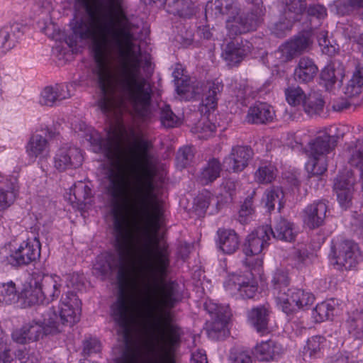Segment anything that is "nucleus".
I'll use <instances>...</instances> for the list:
<instances>
[{
    "label": "nucleus",
    "mask_w": 363,
    "mask_h": 363,
    "mask_svg": "<svg viewBox=\"0 0 363 363\" xmlns=\"http://www.w3.org/2000/svg\"><path fill=\"white\" fill-rule=\"evenodd\" d=\"M86 16L70 22L72 33L65 43L76 48L91 42L96 67L94 71L101 96L98 106L106 114L114 107L117 91L122 100L141 116L149 111L152 96L150 82L141 72V50L135 49L134 25L128 18L122 0H77Z\"/></svg>",
    "instance_id": "nucleus-1"
},
{
    "label": "nucleus",
    "mask_w": 363,
    "mask_h": 363,
    "mask_svg": "<svg viewBox=\"0 0 363 363\" xmlns=\"http://www.w3.org/2000/svg\"><path fill=\"white\" fill-rule=\"evenodd\" d=\"M89 140L95 152L103 153L113 164L108 169L118 167L123 172L118 162L120 146L115 137L108 136L104 138L99 135H92ZM152 144L150 141L140 138L131 159L135 175L132 189L134 199L133 202L130 201V206L134 216L142 224L144 234L148 239L140 250L144 287L145 289H179L176 281H164L170 264L168 245H161L157 240L152 242L150 236V233H157L160 230L164 218L162 206L157 201L150 202L155 189L154 178L157 174L155 157L150 152ZM107 172L106 179H107ZM122 174L124 175L123 172ZM123 177L127 186L125 176ZM126 189L128 190L127 188ZM127 193L129 196L128 191ZM129 200L130 201V199Z\"/></svg>",
    "instance_id": "nucleus-2"
},
{
    "label": "nucleus",
    "mask_w": 363,
    "mask_h": 363,
    "mask_svg": "<svg viewBox=\"0 0 363 363\" xmlns=\"http://www.w3.org/2000/svg\"><path fill=\"white\" fill-rule=\"evenodd\" d=\"M107 179L105 191L113 216L114 247L118 256L113 254L99 256L94 269L103 277H106L118 269L119 291L116 301L111 306V316L119 327L123 337L127 339L134 320L130 298L126 291L130 277V269L127 262L133 252L132 233L126 215L130 207V200L124 177L118 167L108 169Z\"/></svg>",
    "instance_id": "nucleus-3"
},
{
    "label": "nucleus",
    "mask_w": 363,
    "mask_h": 363,
    "mask_svg": "<svg viewBox=\"0 0 363 363\" xmlns=\"http://www.w3.org/2000/svg\"><path fill=\"white\" fill-rule=\"evenodd\" d=\"M36 313L40 318L35 317L32 320L26 323L20 328H16L11 333L13 342L26 345L38 341L44 335L57 334L61 332L60 325L57 320L55 311L52 308L39 306Z\"/></svg>",
    "instance_id": "nucleus-4"
},
{
    "label": "nucleus",
    "mask_w": 363,
    "mask_h": 363,
    "mask_svg": "<svg viewBox=\"0 0 363 363\" xmlns=\"http://www.w3.org/2000/svg\"><path fill=\"white\" fill-rule=\"evenodd\" d=\"M338 139L337 135L323 133L308 143L306 153L309 160L306 164V169L310 177H318L327 170L325 156L335 148Z\"/></svg>",
    "instance_id": "nucleus-5"
},
{
    "label": "nucleus",
    "mask_w": 363,
    "mask_h": 363,
    "mask_svg": "<svg viewBox=\"0 0 363 363\" xmlns=\"http://www.w3.org/2000/svg\"><path fill=\"white\" fill-rule=\"evenodd\" d=\"M329 256L335 259V264L340 269L350 270L355 267L358 263L359 253L357 245L351 240H342L332 242Z\"/></svg>",
    "instance_id": "nucleus-6"
},
{
    "label": "nucleus",
    "mask_w": 363,
    "mask_h": 363,
    "mask_svg": "<svg viewBox=\"0 0 363 363\" xmlns=\"http://www.w3.org/2000/svg\"><path fill=\"white\" fill-rule=\"evenodd\" d=\"M265 9L262 1L254 5L251 11L245 15H235L232 21H228L227 28L232 34L238 35L255 30L262 22Z\"/></svg>",
    "instance_id": "nucleus-7"
},
{
    "label": "nucleus",
    "mask_w": 363,
    "mask_h": 363,
    "mask_svg": "<svg viewBox=\"0 0 363 363\" xmlns=\"http://www.w3.org/2000/svg\"><path fill=\"white\" fill-rule=\"evenodd\" d=\"M311 44L306 33H300L282 43L274 52L275 57L281 63L291 61L294 57L306 52Z\"/></svg>",
    "instance_id": "nucleus-8"
},
{
    "label": "nucleus",
    "mask_w": 363,
    "mask_h": 363,
    "mask_svg": "<svg viewBox=\"0 0 363 363\" xmlns=\"http://www.w3.org/2000/svg\"><path fill=\"white\" fill-rule=\"evenodd\" d=\"M40 242L37 238L23 241L10 256V263L15 267L26 266L36 261L40 256Z\"/></svg>",
    "instance_id": "nucleus-9"
},
{
    "label": "nucleus",
    "mask_w": 363,
    "mask_h": 363,
    "mask_svg": "<svg viewBox=\"0 0 363 363\" xmlns=\"http://www.w3.org/2000/svg\"><path fill=\"white\" fill-rule=\"evenodd\" d=\"M83 160L79 148L65 145L57 149L55 154L54 167L59 172L76 169L82 164Z\"/></svg>",
    "instance_id": "nucleus-10"
},
{
    "label": "nucleus",
    "mask_w": 363,
    "mask_h": 363,
    "mask_svg": "<svg viewBox=\"0 0 363 363\" xmlns=\"http://www.w3.org/2000/svg\"><path fill=\"white\" fill-rule=\"evenodd\" d=\"M77 303L78 299L74 292L68 291L62 294L59 305L60 313H56L61 331L64 325L72 326L79 320L80 313Z\"/></svg>",
    "instance_id": "nucleus-11"
},
{
    "label": "nucleus",
    "mask_w": 363,
    "mask_h": 363,
    "mask_svg": "<svg viewBox=\"0 0 363 363\" xmlns=\"http://www.w3.org/2000/svg\"><path fill=\"white\" fill-rule=\"evenodd\" d=\"M273 294L276 298L277 304L287 315L292 311V306L289 302V293L291 289H289V279L288 274L282 270H277L272 279Z\"/></svg>",
    "instance_id": "nucleus-12"
},
{
    "label": "nucleus",
    "mask_w": 363,
    "mask_h": 363,
    "mask_svg": "<svg viewBox=\"0 0 363 363\" xmlns=\"http://www.w3.org/2000/svg\"><path fill=\"white\" fill-rule=\"evenodd\" d=\"M253 155V150L250 146H233L230 152L223 159V164L228 172H240L248 166Z\"/></svg>",
    "instance_id": "nucleus-13"
},
{
    "label": "nucleus",
    "mask_w": 363,
    "mask_h": 363,
    "mask_svg": "<svg viewBox=\"0 0 363 363\" xmlns=\"http://www.w3.org/2000/svg\"><path fill=\"white\" fill-rule=\"evenodd\" d=\"M40 279V274L33 273L23 284L18 296L19 298L23 301L26 306H30L38 304V308L39 306H44V304H45Z\"/></svg>",
    "instance_id": "nucleus-14"
},
{
    "label": "nucleus",
    "mask_w": 363,
    "mask_h": 363,
    "mask_svg": "<svg viewBox=\"0 0 363 363\" xmlns=\"http://www.w3.org/2000/svg\"><path fill=\"white\" fill-rule=\"evenodd\" d=\"M354 178L352 171L340 173L335 179L333 189L337 201L342 209L348 208L352 204L354 192Z\"/></svg>",
    "instance_id": "nucleus-15"
},
{
    "label": "nucleus",
    "mask_w": 363,
    "mask_h": 363,
    "mask_svg": "<svg viewBox=\"0 0 363 363\" xmlns=\"http://www.w3.org/2000/svg\"><path fill=\"white\" fill-rule=\"evenodd\" d=\"M44 135L41 134L33 135L26 145V152L29 157L45 159L50 154L49 139L55 138L57 133L47 128L43 130Z\"/></svg>",
    "instance_id": "nucleus-16"
},
{
    "label": "nucleus",
    "mask_w": 363,
    "mask_h": 363,
    "mask_svg": "<svg viewBox=\"0 0 363 363\" xmlns=\"http://www.w3.org/2000/svg\"><path fill=\"white\" fill-rule=\"evenodd\" d=\"M252 48V44L248 40L237 38L225 45L222 56L229 66H235L251 52Z\"/></svg>",
    "instance_id": "nucleus-17"
},
{
    "label": "nucleus",
    "mask_w": 363,
    "mask_h": 363,
    "mask_svg": "<svg viewBox=\"0 0 363 363\" xmlns=\"http://www.w3.org/2000/svg\"><path fill=\"white\" fill-rule=\"evenodd\" d=\"M250 277L233 275L225 284L226 290L231 294L238 291L242 298H253L257 291V284Z\"/></svg>",
    "instance_id": "nucleus-18"
},
{
    "label": "nucleus",
    "mask_w": 363,
    "mask_h": 363,
    "mask_svg": "<svg viewBox=\"0 0 363 363\" xmlns=\"http://www.w3.org/2000/svg\"><path fill=\"white\" fill-rule=\"evenodd\" d=\"M269 226H262L249 234L244 242L242 251L246 256L259 255L262 250L268 245Z\"/></svg>",
    "instance_id": "nucleus-19"
},
{
    "label": "nucleus",
    "mask_w": 363,
    "mask_h": 363,
    "mask_svg": "<svg viewBox=\"0 0 363 363\" xmlns=\"http://www.w3.org/2000/svg\"><path fill=\"white\" fill-rule=\"evenodd\" d=\"M328 206L325 200L315 201L308 205L303 212V220L310 229L321 226L326 217Z\"/></svg>",
    "instance_id": "nucleus-20"
},
{
    "label": "nucleus",
    "mask_w": 363,
    "mask_h": 363,
    "mask_svg": "<svg viewBox=\"0 0 363 363\" xmlns=\"http://www.w3.org/2000/svg\"><path fill=\"white\" fill-rule=\"evenodd\" d=\"M39 281L45 304L56 300L63 291V280L56 274H40Z\"/></svg>",
    "instance_id": "nucleus-21"
},
{
    "label": "nucleus",
    "mask_w": 363,
    "mask_h": 363,
    "mask_svg": "<svg viewBox=\"0 0 363 363\" xmlns=\"http://www.w3.org/2000/svg\"><path fill=\"white\" fill-rule=\"evenodd\" d=\"M23 35V27L20 23H13L4 26L0 29V51L5 53L13 49Z\"/></svg>",
    "instance_id": "nucleus-22"
},
{
    "label": "nucleus",
    "mask_w": 363,
    "mask_h": 363,
    "mask_svg": "<svg viewBox=\"0 0 363 363\" xmlns=\"http://www.w3.org/2000/svg\"><path fill=\"white\" fill-rule=\"evenodd\" d=\"M274 116V110L269 104L258 102L249 108L245 120L251 124H266L272 122Z\"/></svg>",
    "instance_id": "nucleus-23"
},
{
    "label": "nucleus",
    "mask_w": 363,
    "mask_h": 363,
    "mask_svg": "<svg viewBox=\"0 0 363 363\" xmlns=\"http://www.w3.org/2000/svg\"><path fill=\"white\" fill-rule=\"evenodd\" d=\"M70 96L67 84H55L54 86H46L43 90L40 102L42 105L52 106Z\"/></svg>",
    "instance_id": "nucleus-24"
},
{
    "label": "nucleus",
    "mask_w": 363,
    "mask_h": 363,
    "mask_svg": "<svg viewBox=\"0 0 363 363\" xmlns=\"http://www.w3.org/2000/svg\"><path fill=\"white\" fill-rule=\"evenodd\" d=\"M318 67L314 60L308 57H302L294 69V79L300 83H308L317 75Z\"/></svg>",
    "instance_id": "nucleus-25"
},
{
    "label": "nucleus",
    "mask_w": 363,
    "mask_h": 363,
    "mask_svg": "<svg viewBox=\"0 0 363 363\" xmlns=\"http://www.w3.org/2000/svg\"><path fill=\"white\" fill-rule=\"evenodd\" d=\"M217 235V245L224 254L232 255L238 250L240 239L234 230L219 228Z\"/></svg>",
    "instance_id": "nucleus-26"
},
{
    "label": "nucleus",
    "mask_w": 363,
    "mask_h": 363,
    "mask_svg": "<svg viewBox=\"0 0 363 363\" xmlns=\"http://www.w3.org/2000/svg\"><path fill=\"white\" fill-rule=\"evenodd\" d=\"M269 234L272 235L277 240L292 242L295 240L297 232L293 223L280 218L276 220L273 228L269 227Z\"/></svg>",
    "instance_id": "nucleus-27"
},
{
    "label": "nucleus",
    "mask_w": 363,
    "mask_h": 363,
    "mask_svg": "<svg viewBox=\"0 0 363 363\" xmlns=\"http://www.w3.org/2000/svg\"><path fill=\"white\" fill-rule=\"evenodd\" d=\"M205 13L206 16L208 14L213 15V13L216 16L226 14L234 19L235 15L240 14V9L233 0H216L214 3H207Z\"/></svg>",
    "instance_id": "nucleus-28"
},
{
    "label": "nucleus",
    "mask_w": 363,
    "mask_h": 363,
    "mask_svg": "<svg viewBox=\"0 0 363 363\" xmlns=\"http://www.w3.org/2000/svg\"><path fill=\"white\" fill-rule=\"evenodd\" d=\"M269 311L264 306L254 307L247 311V321L258 333L267 330Z\"/></svg>",
    "instance_id": "nucleus-29"
},
{
    "label": "nucleus",
    "mask_w": 363,
    "mask_h": 363,
    "mask_svg": "<svg viewBox=\"0 0 363 363\" xmlns=\"http://www.w3.org/2000/svg\"><path fill=\"white\" fill-rule=\"evenodd\" d=\"M222 165L218 159H210L201 169L197 177L198 181L202 185L213 183L220 177Z\"/></svg>",
    "instance_id": "nucleus-30"
},
{
    "label": "nucleus",
    "mask_w": 363,
    "mask_h": 363,
    "mask_svg": "<svg viewBox=\"0 0 363 363\" xmlns=\"http://www.w3.org/2000/svg\"><path fill=\"white\" fill-rule=\"evenodd\" d=\"M344 76V69L341 66L338 65L336 67L335 63H330L322 69L320 80L323 82L325 89L330 90L337 82L339 84L342 83Z\"/></svg>",
    "instance_id": "nucleus-31"
},
{
    "label": "nucleus",
    "mask_w": 363,
    "mask_h": 363,
    "mask_svg": "<svg viewBox=\"0 0 363 363\" xmlns=\"http://www.w3.org/2000/svg\"><path fill=\"white\" fill-rule=\"evenodd\" d=\"M70 194L74 199L69 198L73 203H76L79 208L83 209L86 204L89 203L92 196L91 188L84 182L78 181L70 188Z\"/></svg>",
    "instance_id": "nucleus-32"
},
{
    "label": "nucleus",
    "mask_w": 363,
    "mask_h": 363,
    "mask_svg": "<svg viewBox=\"0 0 363 363\" xmlns=\"http://www.w3.org/2000/svg\"><path fill=\"white\" fill-rule=\"evenodd\" d=\"M289 296V302L292 306V311L289 314H292L296 311V307L298 309H306L313 304L315 297L308 291H305L299 289H291Z\"/></svg>",
    "instance_id": "nucleus-33"
},
{
    "label": "nucleus",
    "mask_w": 363,
    "mask_h": 363,
    "mask_svg": "<svg viewBox=\"0 0 363 363\" xmlns=\"http://www.w3.org/2000/svg\"><path fill=\"white\" fill-rule=\"evenodd\" d=\"M18 192V185L16 178L6 180V183L0 186V210L9 207L15 201Z\"/></svg>",
    "instance_id": "nucleus-34"
},
{
    "label": "nucleus",
    "mask_w": 363,
    "mask_h": 363,
    "mask_svg": "<svg viewBox=\"0 0 363 363\" xmlns=\"http://www.w3.org/2000/svg\"><path fill=\"white\" fill-rule=\"evenodd\" d=\"M230 315L212 318L206 322V333L212 340H219L225 335V330Z\"/></svg>",
    "instance_id": "nucleus-35"
},
{
    "label": "nucleus",
    "mask_w": 363,
    "mask_h": 363,
    "mask_svg": "<svg viewBox=\"0 0 363 363\" xmlns=\"http://www.w3.org/2000/svg\"><path fill=\"white\" fill-rule=\"evenodd\" d=\"M325 101L320 94L310 93L303 104L304 112L310 117L320 116L323 113Z\"/></svg>",
    "instance_id": "nucleus-36"
},
{
    "label": "nucleus",
    "mask_w": 363,
    "mask_h": 363,
    "mask_svg": "<svg viewBox=\"0 0 363 363\" xmlns=\"http://www.w3.org/2000/svg\"><path fill=\"white\" fill-rule=\"evenodd\" d=\"M281 352L280 345L272 340L262 342L255 347V354L260 361H270L278 357Z\"/></svg>",
    "instance_id": "nucleus-37"
},
{
    "label": "nucleus",
    "mask_w": 363,
    "mask_h": 363,
    "mask_svg": "<svg viewBox=\"0 0 363 363\" xmlns=\"http://www.w3.org/2000/svg\"><path fill=\"white\" fill-rule=\"evenodd\" d=\"M337 302L335 299L323 301L316 305L313 311V317L315 322L321 323L331 319L337 310Z\"/></svg>",
    "instance_id": "nucleus-38"
},
{
    "label": "nucleus",
    "mask_w": 363,
    "mask_h": 363,
    "mask_svg": "<svg viewBox=\"0 0 363 363\" xmlns=\"http://www.w3.org/2000/svg\"><path fill=\"white\" fill-rule=\"evenodd\" d=\"M348 332L358 339L363 338V308L349 314L346 320Z\"/></svg>",
    "instance_id": "nucleus-39"
},
{
    "label": "nucleus",
    "mask_w": 363,
    "mask_h": 363,
    "mask_svg": "<svg viewBox=\"0 0 363 363\" xmlns=\"http://www.w3.org/2000/svg\"><path fill=\"white\" fill-rule=\"evenodd\" d=\"M295 20L291 18L284 11L279 16L278 20L273 21L269 26L272 33L278 38H283L293 27Z\"/></svg>",
    "instance_id": "nucleus-40"
},
{
    "label": "nucleus",
    "mask_w": 363,
    "mask_h": 363,
    "mask_svg": "<svg viewBox=\"0 0 363 363\" xmlns=\"http://www.w3.org/2000/svg\"><path fill=\"white\" fill-rule=\"evenodd\" d=\"M363 86V65H357L351 79L345 87V94L347 97L359 95Z\"/></svg>",
    "instance_id": "nucleus-41"
},
{
    "label": "nucleus",
    "mask_w": 363,
    "mask_h": 363,
    "mask_svg": "<svg viewBox=\"0 0 363 363\" xmlns=\"http://www.w3.org/2000/svg\"><path fill=\"white\" fill-rule=\"evenodd\" d=\"M223 89V85L218 81L208 83V92L202 100V105L206 107L207 111H213L217 107L218 94Z\"/></svg>",
    "instance_id": "nucleus-42"
},
{
    "label": "nucleus",
    "mask_w": 363,
    "mask_h": 363,
    "mask_svg": "<svg viewBox=\"0 0 363 363\" xmlns=\"http://www.w3.org/2000/svg\"><path fill=\"white\" fill-rule=\"evenodd\" d=\"M306 10V0H285L284 12L296 21H300Z\"/></svg>",
    "instance_id": "nucleus-43"
},
{
    "label": "nucleus",
    "mask_w": 363,
    "mask_h": 363,
    "mask_svg": "<svg viewBox=\"0 0 363 363\" xmlns=\"http://www.w3.org/2000/svg\"><path fill=\"white\" fill-rule=\"evenodd\" d=\"M326 340L321 335L312 336L308 338L304 347V354H308L311 358H319L323 354V349Z\"/></svg>",
    "instance_id": "nucleus-44"
},
{
    "label": "nucleus",
    "mask_w": 363,
    "mask_h": 363,
    "mask_svg": "<svg viewBox=\"0 0 363 363\" xmlns=\"http://www.w3.org/2000/svg\"><path fill=\"white\" fill-rule=\"evenodd\" d=\"M350 152L349 163L360 170L363 189V138L357 139L354 145L350 146Z\"/></svg>",
    "instance_id": "nucleus-45"
},
{
    "label": "nucleus",
    "mask_w": 363,
    "mask_h": 363,
    "mask_svg": "<svg viewBox=\"0 0 363 363\" xmlns=\"http://www.w3.org/2000/svg\"><path fill=\"white\" fill-rule=\"evenodd\" d=\"M264 203L265 206L267 208L268 211H273L276 204L278 205L279 210L282 207L281 200L284 198V193L282 190L277 187L273 186L267 189L264 193Z\"/></svg>",
    "instance_id": "nucleus-46"
},
{
    "label": "nucleus",
    "mask_w": 363,
    "mask_h": 363,
    "mask_svg": "<svg viewBox=\"0 0 363 363\" xmlns=\"http://www.w3.org/2000/svg\"><path fill=\"white\" fill-rule=\"evenodd\" d=\"M277 176V169L272 164H264L259 167L255 172V180L259 184L271 183Z\"/></svg>",
    "instance_id": "nucleus-47"
},
{
    "label": "nucleus",
    "mask_w": 363,
    "mask_h": 363,
    "mask_svg": "<svg viewBox=\"0 0 363 363\" xmlns=\"http://www.w3.org/2000/svg\"><path fill=\"white\" fill-rule=\"evenodd\" d=\"M182 18H189L196 13V7L191 0H176L171 11Z\"/></svg>",
    "instance_id": "nucleus-48"
},
{
    "label": "nucleus",
    "mask_w": 363,
    "mask_h": 363,
    "mask_svg": "<svg viewBox=\"0 0 363 363\" xmlns=\"http://www.w3.org/2000/svg\"><path fill=\"white\" fill-rule=\"evenodd\" d=\"M285 96L289 104L296 106L303 104L307 96L303 89L298 85H291L285 89Z\"/></svg>",
    "instance_id": "nucleus-49"
},
{
    "label": "nucleus",
    "mask_w": 363,
    "mask_h": 363,
    "mask_svg": "<svg viewBox=\"0 0 363 363\" xmlns=\"http://www.w3.org/2000/svg\"><path fill=\"white\" fill-rule=\"evenodd\" d=\"M19 298L16 284L13 281L0 285V303L11 304Z\"/></svg>",
    "instance_id": "nucleus-50"
},
{
    "label": "nucleus",
    "mask_w": 363,
    "mask_h": 363,
    "mask_svg": "<svg viewBox=\"0 0 363 363\" xmlns=\"http://www.w3.org/2000/svg\"><path fill=\"white\" fill-rule=\"evenodd\" d=\"M194 150L191 146H184L179 148L177 153V167L182 169L189 165L194 158Z\"/></svg>",
    "instance_id": "nucleus-51"
},
{
    "label": "nucleus",
    "mask_w": 363,
    "mask_h": 363,
    "mask_svg": "<svg viewBox=\"0 0 363 363\" xmlns=\"http://www.w3.org/2000/svg\"><path fill=\"white\" fill-rule=\"evenodd\" d=\"M255 191H253L250 195L246 197L239 211V221L244 224L248 220V217L254 213L253 197Z\"/></svg>",
    "instance_id": "nucleus-52"
},
{
    "label": "nucleus",
    "mask_w": 363,
    "mask_h": 363,
    "mask_svg": "<svg viewBox=\"0 0 363 363\" xmlns=\"http://www.w3.org/2000/svg\"><path fill=\"white\" fill-rule=\"evenodd\" d=\"M162 124L167 128L175 127L179 123L178 117L173 113L169 105H165L160 112Z\"/></svg>",
    "instance_id": "nucleus-53"
},
{
    "label": "nucleus",
    "mask_w": 363,
    "mask_h": 363,
    "mask_svg": "<svg viewBox=\"0 0 363 363\" xmlns=\"http://www.w3.org/2000/svg\"><path fill=\"white\" fill-rule=\"evenodd\" d=\"M319 45L321 47L322 52L329 56H332L337 52L335 45L330 44L328 38V31L321 30L317 36Z\"/></svg>",
    "instance_id": "nucleus-54"
},
{
    "label": "nucleus",
    "mask_w": 363,
    "mask_h": 363,
    "mask_svg": "<svg viewBox=\"0 0 363 363\" xmlns=\"http://www.w3.org/2000/svg\"><path fill=\"white\" fill-rule=\"evenodd\" d=\"M204 307L206 311L210 314L211 319L224 315H230L229 308L228 307L218 305L211 301L206 302Z\"/></svg>",
    "instance_id": "nucleus-55"
},
{
    "label": "nucleus",
    "mask_w": 363,
    "mask_h": 363,
    "mask_svg": "<svg viewBox=\"0 0 363 363\" xmlns=\"http://www.w3.org/2000/svg\"><path fill=\"white\" fill-rule=\"evenodd\" d=\"M342 14H348L357 9L363 8V0H342L337 5Z\"/></svg>",
    "instance_id": "nucleus-56"
},
{
    "label": "nucleus",
    "mask_w": 363,
    "mask_h": 363,
    "mask_svg": "<svg viewBox=\"0 0 363 363\" xmlns=\"http://www.w3.org/2000/svg\"><path fill=\"white\" fill-rule=\"evenodd\" d=\"M230 363H252V357L247 351L233 349L229 357Z\"/></svg>",
    "instance_id": "nucleus-57"
},
{
    "label": "nucleus",
    "mask_w": 363,
    "mask_h": 363,
    "mask_svg": "<svg viewBox=\"0 0 363 363\" xmlns=\"http://www.w3.org/2000/svg\"><path fill=\"white\" fill-rule=\"evenodd\" d=\"M308 16L311 18H316L318 20L323 19L327 16V10L325 6L320 4H311L306 11Z\"/></svg>",
    "instance_id": "nucleus-58"
},
{
    "label": "nucleus",
    "mask_w": 363,
    "mask_h": 363,
    "mask_svg": "<svg viewBox=\"0 0 363 363\" xmlns=\"http://www.w3.org/2000/svg\"><path fill=\"white\" fill-rule=\"evenodd\" d=\"M101 351V342L96 338H90L84 342L83 353L90 356Z\"/></svg>",
    "instance_id": "nucleus-59"
},
{
    "label": "nucleus",
    "mask_w": 363,
    "mask_h": 363,
    "mask_svg": "<svg viewBox=\"0 0 363 363\" xmlns=\"http://www.w3.org/2000/svg\"><path fill=\"white\" fill-rule=\"evenodd\" d=\"M189 82L190 79L189 78L188 76H186L184 78L179 79V81L174 83L176 91L179 95L182 96L189 91Z\"/></svg>",
    "instance_id": "nucleus-60"
},
{
    "label": "nucleus",
    "mask_w": 363,
    "mask_h": 363,
    "mask_svg": "<svg viewBox=\"0 0 363 363\" xmlns=\"http://www.w3.org/2000/svg\"><path fill=\"white\" fill-rule=\"evenodd\" d=\"M255 256H246L247 257L243 261V264L250 269H257L259 271V268L262 266L263 261L259 257H255Z\"/></svg>",
    "instance_id": "nucleus-61"
},
{
    "label": "nucleus",
    "mask_w": 363,
    "mask_h": 363,
    "mask_svg": "<svg viewBox=\"0 0 363 363\" xmlns=\"http://www.w3.org/2000/svg\"><path fill=\"white\" fill-rule=\"evenodd\" d=\"M196 209L201 213H204L210 204V197L208 196L200 195L195 199Z\"/></svg>",
    "instance_id": "nucleus-62"
},
{
    "label": "nucleus",
    "mask_w": 363,
    "mask_h": 363,
    "mask_svg": "<svg viewBox=\"0 0 363 363\" xmlns=\"http://www.w3.org/2000/svg\"><path fill=\"white\" fill-rule=\"evenodd\" d=\"M196 34L201 39L211 40L213 38L211 28L207 25L199 26Z\"/></svg>",
    "instance_id": "nucleus-63"
},
{
    "label": "nucleus",
    "mask_w": 363,
    "mask_h": 363,
    "mask_svg": "<svg viewBox=\"0 0 363 363\" xmlns=\"http://www.w3.org/2000/svg\"><path fill=\"white\" fill-rule=\"evenodd\" d=\"M190 363H208L206 354L202 350L192 353Z\"/></svg>",
    "instance_id": "nucleus-64"
}]
</instances>
